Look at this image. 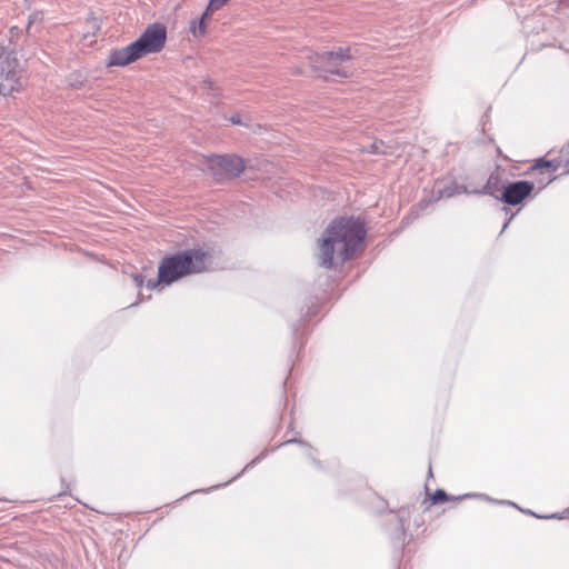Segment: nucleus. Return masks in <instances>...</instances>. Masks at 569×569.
Wrapping results in <instances>:
<instances>
[{"label": "nucleus", "mask_w": 569, "mask_h": 569, "mask_svg": "<svg viewBox=\"0 0 569 569\" xmlns=\"http://www.w3.org/2000/svg\"><path fill=\"white\" fill-rule=\"evenodd\" d=\"M366 233L365 226L357 219L341 218L332 221L320 240L319 264L331 269L335 256L340 262L351 259L361 248Z\"/></svg>", "instance_id": "f257e3e1"}, {"label": "nucleus", "mask_w": 569, "mask_h": 569, "mask_svg": "<svg viewBox=\"0 0 569 569\" xmlns=\"http://www.w3.org/2000/svg\"><path fill=\"white\" fill-rule=\"evenodd\" d=\"M167 43V28L162 23L149 24L139 38L130 44L113 49L106 60L107 67H126L149 54L163 50Z\"/></svg>", "instance_id": "f03ea898"}, {"label": "nucleus", "mask_w": 569, "mask_h": 569, "mask_svg": "<svg viewBox=\"0 0 569 569\" xmlns=\"http://www.w3.org/2000/svg\"><path fill=\"white\" fill-rule=\"evenodd\" d=\"M208 260L209 253L203 249H188L163 258L159 266V282L170 284L183 276L202 272Z\"/></svg>", "instance_id": "7ed1b4c3"}, {"label": "nucleus", "mask_w": 569, "mask_h": 569, "mask_svg": "<svg viewBox=\"0 0 569 569\" xmlns=\"http://www.w3.org/2000/svg\"><path fill=\"white\" fill-rule=\"evenodd\" d=\"M26 84L24 71L8 37L0 34V97L19 92Z\"/></svg>", "instance_id": "20e7f679"}, {"label": "nucleus", "mask_w": 569, "mask_h": 569, "mask_svg": "<svg viewBox=\"0 0 569 569\" xmlns=\"http://www.w3.org/2000/svg\"><path fill=\"white\" fill-rule=\"evenodd\" d=\"M303 58L308 60L310 69L315 72L330 73L339 77H348L351 73L347 66L352 58L349 48H339L337 51L322 54L306 51Z\"/></svg>", "instance_id": "39448f33"}, {"label": "nucleus", "mask_w": 569, "mask_h": 569, "mask_svg": "<svg viewBox=\"0 0 569 569\" xmlns=\"http://www.w3.org/2000/svg\"><path fill=\"white\" fill-rule=\"evenodd\" d=\"M209 168L218 180L232 179L244 170V162L234 154L214 156L209 160Z\"/></svg>", "instance_id": "423d86ee"}, {"label": "nucleus", "mask_w": 569, "mask_h": 569, "mask_svg": "<svg viewBox=\"0 0 569 569\" xmlns=\"http://www.w3.org/2000/svg\"><path fill=\"white\" fill-rule=\"evenodd\" d=\"M533 187L532 182L525 180L508 183L501 192L500 199L507 204H519L531 193Z\"/></svg>", "instance_id": "0eeeda50"}, {"label": "nucleus", "mask_w": 569, "mask_h": 569, "mask_svg": "<svg viewBox=\"0 0 569 569\" xmlns=\"http://www.w3.org/2000/svg\"><path fill=\"white\" fill-rule=\"evenodd\" d=\"M507 184H508L507 171L497 167V169L493 172H491V174L489 176L487 183L483 187L482 193L499 198V197H501V192L505 190V187Z\"/></svg>", "instance_id": "6e6552de"}, {"label": "nucleus", "mask_w": 569, "mask_h": 569, "mask_svg": "<svg viewBox=\"0 0 569 569\" xmlns=\"http://www.w3.org/2000/svg\"><path fill=\"white\" fill-rule=\"evenodd\" d=\"M210 11H204L199 21H193L190 26V31L196 38H201L207 32L206 19Z\"/></svg>", "instance_id": "1a4fd4ad"}, {"label": "nucleus", "mask_w": 569, "mask_h": 569, "mask_svg": "<svg viewBox=\"0 0 569 569\" xmlns=\"http://www.w3.org/2000/svg\"><path fill=\"white\" fill-rule=\"evenodd\" d=\"M230 0H210L207 11H217L221 9L223 6H226Z\"/></svg>", "instance_id": "9d476101"}, {"label": "nucleus", "mask_w": 569, "mask_h": 569, "mask_svg": "<svg viewBox=\"0 0 569 569\" xmlns=\"http://www.w3.org/2000/svg\"><path fill=\"white\" fill-rule=\"evenodd\" d=\"M431 500L433 503L445 502L448 500V496H447L446 491H443L442 489H438L431 497Z\"/></svg>", "instance_id": "9b49d317"}, {"label": "nucleus", "mask_w": 569, "mask_h": 569, "mask_svg": "<svg viewBox=\"0 0 569 569\" xmlns=\"http://www.w3.org/2000/svg\"><path fill=\"white\" fill-rule=\"evenodd\" d=\"M551 168L552 170H556L558 166L553 164L552 161H546L543 159H539L535 166V168Z\"/></svg>", "instance_id": "f8f14e48"}, {"label": "nucleus", "mask_w": 569, "mask_h": 569, "mask_svg": "<svg viewBox=\"0 0 569 569\" xmlns=\"http://www.w3.org/2000/svg\"><path fill=\"white\" fill-rule=\"evenodd\" d=\"M87 26L89 29L88 33L91 32L92 36H94L97 33V31L99 30V24H98L97 19L89 20Z\"/></svg>", "instance_id": "ddd939ff"}, {"label": "nucleus", "mask_w": 569, "mask_h": 569, "mask_svg": "<svg viewBox=\"0 0 569 569\" xmlns=\"http://www.w3.org/2000/svg\"><path fill=\"white\" fill-rule=\"evenodd\" d=\"M132 279L138 288L142 287L144 283V278L140 273L132 274Z\"/></svg>", "instance_id": "4468645a"}, {"label": "nucleus", "mask_w": 569, "mask_h": 569, "mask_svg": "<svg viewBox=\"0 0 569 569\" xmlns=\"http://www.w3.org/2000/svg\"><path fill=\"white\" fill-rule=\"evenodd\" d=\"M229 121H230L232 124H243V121H242L241 116H240L239 113L232 114V116L229 118Z\"/></svg>", "instance_id": "2eb2a0df"}, {"label": "nucleus", "mask_w": 569, "mask_h": 569, "mask_svg": "<svg viewBox=\"0 0 569 569\" xmlns=\"http://www.w3.org/2000/svg\"><path fill=\"white\" fill-rule=\"evenodd\" d=\"M252 131L257 134H261L262 131H267V128L260 126V124H256L253 128H252Z\"/></svg>", "instance_id": "dca6fc26"}, {"label": "nucleus", "mask_w": 569, "mask_h": 569, "mask_svg": "<svg viewBox=\"0 0 569 569\" xmlns=\"http://www.w3.org/2000/svg\"><path fill=\"white\" fill-rule=\"evenodd\" d=\"M158 283H160L159 280L158 281L149 280L148 283H147V287L149 289H153V288H156L158 286Z\"/></svg>", "instance_id": "f3484780"}, {"label": "nucleus", "mask_w": 569, "mask_h": 569, "mask_svg": "<svg viewBox=\"0 0 569 569\" xmlns=\"http://www.w3.org/2000/svg\"><path fill=\"white\" fill-rule=\"evenodd\" d=\"M538 517H539V518H541L540 516H538ZM545 518H546V519H549V518H558V519H562V518H565V516H563V515L553 513V515H551V516H546Z\"/></svg>", "instance_id": "a211bd4d"}, {"label": "nucleus", "mask_w": 569, "mask_h": 569, "mask_svg": "<svg viewBox=\"0 0 569 569\" xmlns=\"http://www.w3.org/2000/svg\"><path fill=\"white\" fill-rule=\"evenodd\" d=\"M377 149H378V148H377V144L371 143V144H369V148H368V149H366V151H368V152H376V151H377Z\"/></svg>", "instance_id": "6ab92c4d"}, {"label": "nucleus", "mask_w": 569, "mask_h": 569, "mask_svg": "<svg viewBox=\"0 0 569 569\" xmlns=\"http://www.w3.org/2000/svg\"><path fill=\"white\" fill-rule=\"evenodd\" d=\"M292 72H293V73H296V74H300V73H302V72H303V70H302V68L298 67V68H295V69L292 70Z\"/></svg>", "instance_id": "aec40b11"}, {"label": "nucleus", "mask_w": 569, "mask_h": 569, "mask_svg": "<svg viewBox=\"0 0 569 569\" xmlns=\"http://www.w3.org/2000/svg\"><path fill=\"white\" fill-rule=\"evenodd\" d=\"M258 459H259V458H256L254 460H252L250 465L256 463V461H257Z\"/></svg>", "instance_id": "412c9836"}]
</instances>
